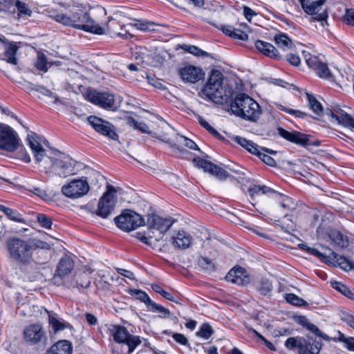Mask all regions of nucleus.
Instances as JSON below:
<instances>
[{
  "label": "nucleus",
  "mask_w": 354,
  "mask_h": 354,
  "mask_svg": "<svg viewBox=\"0 0 354 354\" xmlns=\"http://www.w3.org/2000/svg\"><path fill=\"white\" fill-rule=\"evenodd\" d=\"M182 80L185 82L196 83L203 79L205 73L199 67L186 66L179 71Z\"/></svg>",
  "instance_id": "nucleus-18"
},
{
  "label": "nucleus",
  "mask_w": 354,
  "mask_h": 354,
  "mask_svg": "<svg viewBox=\"0 0 354 354\" xmlns=\"http://www.w3.org/2000/svg\"><path fill=\"white\" fill-rule=\"evenodd\" d=\"M27 141L36 162L48 176L67 178L77 174V170L75 168L77 162L75 160L63 156L62 153L57 150L53 151L48 155L46 154L41 143L48 144V142L41 136L32 133L28 135Z\"/></svg>",
  "instance_id": "nucleus-1"
},
{
  "label": "nucleus",
  "mask_w": 354,
  "mask_h": 354,
  "mask_svg": "<svg viewBox=\"0 0 354 354\" xmlns=\"http://www.w3.org/2000/svg\"><path fill=\"white\" fill-rule=\"evenodd\" d=\"M330 255L342 270L345 271L354 270V262L351 260L344 256H339L333 251L330 252Z\"/></svg>",
  "instance_id": "nucleus-28"
},
{
  "label": "nucleus",
  "mask_w": 354,
  "mask_h": 354,
  "mask_svg": "<svg viewBox=\"0 0 354 354\" xmlns=\"http://www.w3.org/2000/svg\"><path fill=\"white\" fill-rule=\"evenodd\" d=\"M133 23L127 24V27L131 26L142 31H150L153 30L154 24L149 21L133 19Z\"/></svg>",
  "instance_id": "nucleus-39"
},
{
  "label": "nucleus",
  "mask_w": 354,
  "mask_h": 354,
  "mask_svg": "<svg viewBox=\"0 0 354 354\" xmlns=\"http://www.w3.org/2000/svg\"><path fill=\"white\" fill-rule=\"evenodd\" d=\"M73 261L70 258H62L57 265L56 270L57 274L61 277H65L71 273L73 269Z\"/></svg>",
  "instance_id": "nucleus-27"
},
{
  "label": "nucleus",
  "mask_w": 354,
  "mask_h": 354,
  "mask_svg": "<svg viewBox=\"0 0 354 354\" xmlns=\"http://www.w3.org/2000/svg\"><path fill=\"white\" fill-rule=\"evenodd\" d=\"M19 146V138L17 133L9 126L0 124V149L12 152Z\"/></svg>",
  "instance_id": "nucleus-14"
},
{
  "label": "nucleus",
  "mask_w": 354,
  "mask_h": 354,
  "mask_svg": "<svg viewBox=\"0 0 354 354\" xmlns=\"http://www.w3.org/2000/svg\"><path fill=\"white\" fill-rule=\"evenodd\" d=\"M148 310L152 311V312H159L162 315V317H168L170 315V311L169 309L165 308V307L157 304L154 301H152L151 303V305L149 306Z\"/></svg>",
  "instance_id": "nucleus-53"
},
{
  "label": "nucleus",
  "mask_w": 354,
  "mask_h": 354,
  "mask_svg": "<svg viewBox=\"0 0 354 354\" xmlns=\"http://www.w3.org/2000/svg\"><path fill=\"white\" fill-rule=\"evenodd\" d=\"M193 237L186 231L181 230L174 232L171 236V243L174 248L185 250L192 244Z\"/></svg>",
  "instance_id": "nucleus-22"
},
{
  "label": "nucleus",
  "mask_w": 354,
  "mask_h": 354,
  "mask_svg": "<svg viewBox=\"0 0 354 354\" xmlns=\"http://www.w3.org/2000/svg\"><path fill=\"white\" fill-rule=\"evenodd\" d=\"M329 114L332 118H334L339 124L354 131V116L351 115L340 108L330 110Z\"/></svg>",
  "instance_id": "nucleus-23"
},
{
  "label": "nucleus",
  "mask_w": 354,
  "mask_h": 354,
  "mask_svg": "<svg viewBox=\"0 0 354 354\" xmlns=\"http://www.w3.org/2000/svg\"><path fill=\"white\" fill-rule=\"evenodd\" d=\"M230 109L235 115L252 122H256L261 115L259 104L245 93L236 96L230 104Z\"/></svg>",
  "instance_id": "nucleus-4"
},
{
  "label": "nucleus",
  "mask_w": 354,
  "mask_h": 354,
  "mask_svg": "<svg viewBox=\"0 0 354 354\" xmlns=\"http://www.w3.org/2000/svg\"><path fill=\"white\" fill-rule=\"evenodd\" d=\"M257 288L261 295H267L272 291V285L269 279H261Z\"/></svg>",
  "instance_id": "nucleus-46"
},
{
  "label": "nucleus",
  "mask_w": 354,
  "mask_h": 354,
  "mask_svg": "<svg viewBox=\"0 0 354 354\" xmlns=\"http://www.w3.org/2000/svg\"><path fill=\"white\" fill-rule=\"evenodd\" d=\"M143 62H147L149 65L152 66H158L162 62V57L158 54L154 55H146L143 57Z\"/></svg>",
  "instance_id": "nucleus-48"
},
{
  "label": "nucleus",
  "mask_w": 354,
  "mask_h": 354,
  "mask_svg": "<svg viewBox=\"0 0 354 354\" xmlns=\"http://www.w3.org/2000/svg\"><path fill=\"white\" fill-rule=\"evenodd\" d=\"M343 20L347 25L354 26V9H346Z\"/></svg>",
  "instance_id": "nucleus-60"
},
{
  "label": "nucleus",
  "mask_w": 354,
  "mask_h": 354,
  "mask_svg": "<svg viewBox=\"0 0 354 354\" xmlns=\"http://www.w3.org/2000/svg\"><path fill=\"white\" fill-rule=\"evenodd\" d=\"M106 189V192L100 198L96 211V214L104 218H107L113 212L117 203L115 187L108 185Z\"/></svg>",
  "instance_id": "nucleus-7"
},
{
  "label": "nucleus",
  "mask_w": 354,
  "mask_h": 354,
  "mask_svg": "<svg viewBox=\"0 0 354 354\" xmlns=\"http://www.w3.org/2000/svg\"><path fill=\"white\" fill-rule=\"evenodd\" d=\"M173 338L176 342L178 343L182 344V345H187L188 344V340L186 338V337L180 333H174L172 335Z\"/></svg>",
  "instance_id": "nucleus-63"
},
{
  "label": "nucleus",
  "mask_w": 354,
  "mask_h": 354,
  "mask_svg": "<svg viewBox=\"0 0 354 354\" xmlns=\"http://www.w3.org/2000/svg\"><path fill=\"white\" fill-rule=\"evenodd\" d=\"M307 99L312 111L317 115L323 113V106L311 94L306 93Z\"/></svg>",
  "instance_id": "nucleus-42"
},
{
  "label": "nucleus",
  "mask_w": 354,
  "mask_h": 354,
  "mask_svg": "<svg viewBox=\"0 0 354 354\" xmlns=\"http://www.w3.org/2000/svg\"><path fill=\"white\" fill-rule=\"evenodd\" d=\"M286 301L295 306H301L306 304V301L295 294L289 293L285 296Z\"/></svg>",
  "instance_id": "nucleus-51"
},
{
  "label": "nucleus",
  "mask_w": 354,
  "mask_h": 354,
  "mask_svg": "<svg viewBox=\"0 0 354 354\" xmlns=\"http://www.w3.org/2000/svg\"><path fill=\"white\" fill-rule=\"evenodd\" d=\"M198 122L199 123L206 129L211 134H212L216 138H218L221 139L222 136L218 133V131H216L215 129H214L205 120H204L202 117H198Z\"/></svg>",
  "instance_id": "nucleus-56"
},
{
  "label": "nucleus",
  "mask_w": 354,
  "mask_h": 354,
  "mask_svg": "<svg viewBox=\"0 0 354 354\" xmlns=\"http://www.w3.org/2000/svg\"><path fill=\"white\" fill-rule=\"evenodd\" d=\"M35 66L41 71L46 72L48 71L47 60L46 55L44 53H38Z\"/></svg>",
  "instance_id": "nucleus-52"
},
{
  "label": "nucleus",
  "mask_w": 354,
  "mask_h": 354,
  "mask_svg": "<svg viewBox=\"0 0 354 354\" xmlns=\"http://www.w3.org/2000/svg\"><path fill=\"white\" fill-rule=\"evenodd\" d=\"M10 258L16 263L28 266L34 262L35 246L30 240L16 236L9 238L6 242Z\"/></svg>",
  "instance_id": "nucleus-3"
},
{
  "label": "nucleus",
  "mask_w": 354,
  "mask_h": 354,
  "mask_svg": "<svg viewBox=\"0 0 354 354\" xmlns=\"http://www.w3.org/2000/svg\"><path fill=\"white\" fill-rule=\"evenodd\" d=\"M198 265L205 272L211 273L216 269L212 261L207 257H201L198 259Z\"/></svg>",
  "instance_id": "nucleus-43"
},
{
  "label": "nucleus",
  "mask_w": 354,
  "mask_h": 354,
  "mask_svg": "<svg viewBox=\"0 0 354 354\" xmlns=\"http://www.w3.org/2000/svg\"><path fill=\"white\" fill-rule=\"evenodd\" d=\"M275 194L276 201L280 203L281 207L286 211H292L295 208V205L291 198L276 192H273Z\"/></svg>",
  "instance_id": "nucleus-31"
},
{
  "label": "nucleus",
  "mask_w": 354,
  "mask_h": 354,
  "mask_svg": "<svg viewBox=\"0 0 354 354\" xmlns=\"http://www.w3.org/2000/svg\"><path fill=\"white\" fill-rule=\"evenodd\" d=\"M331 81L336 82L340 87L347 86L352 81H354V74L350 71L349 73L345 72V75H344L342 73L337 71V74H333V78Z\"/></svg>",
  "instance_id": "nucleus-29"
},
{
  "label": "nucleus",
  "mask_w": 354,
  "mask_h": 354,
  "mask_svg": "<svg viewBox=\"0 0 354 354\" xmlns=\"http://www.w3.org/2000/svg\"><path fill=\"white\" fill-rule=\"evenodd\" d=\"M306 328L310 332L315 334V335L320 337L325 340L328 341L330 339L329 337L327 335L322 333L317 326L314 325L310 322L307 325Z\"/></svg>",
  "instance_id": "nucleus-57"
},
{
  "label": "nucleus",
  "mask_w": 354,
  "mask_h": 354,
  "mask_svg": "<svg viewBox=\"0 0 354 354\" xmlns=\"http://www.w3.org/2000/svg\"><path fill=\"white\" fill-rule=\"evenodd\" d=\"M264 152H267L271 154L276 153V151H274L271 149L259 147L258 150V153H255L263 162L270 165V166H275L276 162L271 156L265 153Z\"/></svg>",
  "instance_id": "nucleus-34"
},
{
  "label": "nucleus",
  "mask_w": 354,
  "mask_h": 354,
  "mask_svg": "<svg viewBox=\"0 0 354 354\" xmlns=\"http://www.w3.org/2000/svg\"><path fill=\"white\" fill-rule=\"evenodd\" d=\"M27 88L34 90L41 95L48 96V97L53 98L54 100L55 103H61V101L59 100V98L55 93H53L50 90H48L41 86H38V85L33 86L32 84L28 83Z\"/></svg>",
  "instance_id": "nucleus-33"
},
{
  "label": "nucleus",
  "mask_w": 354,
  "mask_h": 354,
  "mask_svg": "<svg viewBox=\"0 0 354 354\" xmlns=\"http://www.w3.org/2000/svg\"><path fill=\"white\" fill-rule=\"evenodd\" d=\"M88 101L104 109H111L115 106V97L108 92H99L95 89L88 88L85 93Z\"/></svg>",
  "instance_id": "nucleus-13"
},
{
  "label": "nucleus",
  "mask_w": 354,
  "mask_h": 354,
  "mask_svg": "<svg viewBox=\"0 0 354 354\" xmlns=\"http://www.w3.org/2000/svg\"><path fill=\"white\" fill-rule=\"evenodd\" d=\"M257 49L266 56L271 58H279L281 57L278 50L271 44L261 40L255 42Z\"/></svg>",
  "instance_id": "nucleus-26"
},
{
  "label": "nucleus",
  "mask_w": 354,
  "mask_h": 354,
  "mask_svg": "<svg viewBox=\"0 0 354 354\" xmlns=\"http://www.w3.org/2000/svg\"><path fill=\"white\" fill-rule=\"evenodd\" d=\"M277 106L281 111H286L290 114L295 115L296 117L304 118L305 116L307 115L306 113L301 111H297L291 109H287L282 104H277Z\"/></svg>",
  "instance_id": "nucleus-59"
},
{
  "label": "nucleus",
  "mask_w": 354,
  "mask_h": 354,
  "mask_svg": "<svg viewBox=\"0 0 354 354\" xmlns=\"http://www.w3.org/2000/svg\"><path fill=\"white\" fill-rule=\"evenodd\" d=\"M98 276L100 277L98 286L102 289L109 288L114 280L113 275L107 271H100L98 273Z\"/></svg>",
  "instance_id": "nucleus-37"
},
{
  "label": "nucleus",
  "mask_w": 354,
  "mask_h": 354,
  "mask_svg": "<svg viewBox=\"0 0 354 354\" xmlns=\"http://www.w3.org/2000/svg\"><path fill=\"white\" fill-rule=\"evenodd\" d=\"M307 65L312 68L320 78L332 80L333 74L330 71L327 64L322 58L310 53L304 55Z\"/></svg>",
  "instance_id": "nucleus-15"
},
{
  "label": "nucleus",
  "mask_w": 354,
  "mask_h": 354,
  "mask_svg": "<svg viewBox=\"0 0 354 354\" xmlns=\"http://www.w3.org/2000/svg\"><path fill=\"white\" fill-rule=\"evenodd\" d=\"M232 37L242 41H245L248 39V35L244 31L238 28L233 29Z\"/></svg>",
  "instance_id": "nucleus-61"
},
{
  "label": "nucleus",
  "mask_w": 354,
  "mask_h": 354,
  "mask_svg": "<svg viewBox=\"0 0 354 354\" xmlns=\"http://www.w3.org/2000/svg\"><path fill=\"white\" fill-rule=\"evenodd\" d=\"M233 140L250 153L254 155L258 153L259 147L253 142L238 136H235Z\"/></svg>",
  "instance_id": "nucleus-30"
},
{
  "label": "nucleus",
  "mask_w": 354,
  "mask_h": 354,
  "mask_svg": "<svg viewBox=\"0 0 354 354\" xmlns=\"http://www.w3.org/2000/svg\"><path fill=\"white\" fill-rule=\"evenodd\" d=\"M274 41L279 48L283 51L290 50L292 43L290 39L285 34L277 35L274 37Z\"/></svg>",
  "instance_id": "nucleus-32"
},
{
  "label": "nucleus",
  "mask_w": 354,
  "mask_h": 354,
  "mask_svg": "<svg viewBox=\"0 0 354 354\" xmlns=\"http://www.w3.org/2000/svg\"><path fill=\"white\" fill-rule=\"evenodd\" d=\"M73 346L68 340H59L54 344L45 354H72Z\"/></svg>",
  "instance_id": "nucleus-25"
},
{
  "label": "nucleus",
  "mask_w": 354,
  "mask_h": 354,
  "mask_svg": "<svg viewBox=\"0 0 354 354\" xmlns=\"http://www.w3.org/2000/svg\"><path fill=\"white\" fill-rule=\"evenodd\" d=\"M24 336L27 342L31 344L39 342L44 337V331L42 326L39 324H32L25 328Z\"/></svg>",
  "instance_id": "nucleus-20"
},
{
  "label": "nucleus",
  "mask_w": 354,
  "mask_h": 354,
  "mask_svg": "<svg viewBox=\"0 0 354 354\" xmlns=\"http://www.w3.org/2000/svg\"><path fill=\"white\" fill-rule=\"evenodd\" d=\"M18 47L15 44H10L5 51L4 59L9 64H12L14 65L17 64V59L15 55L17 51Z\"/></svg>",
  "instance_id": "nucleus-36"
},
{
  "label": "nucleus",
  "mask_w": 354,
  "mask_h": 354,
  "mask_svg": "<svg viewBox=\"0 0 354 354\" xmlns=\"http://www.w3.org/2000/svg\"><path fill=\"white\" fill-rule=\"evenodd\" d=\"M180 48L183 49L185 51H187L196 56H208V53L207 52L201 50V48L195 46L183 44L180 46Z\"/></svg>",
  "instance_id": "nucleus-49"
},
{
  "label": "nucleus",
  "mask_w": 354,
  "mask_h": 354,
  "mask_svg": "<svg viewBox=\"0 0 354 354\" xmlns=\"http://www.w3.org/2000/svg\"><path fill=\"white\" fill-rule=\"evenodd\" d=\"M214 330L210 325L207 324H203L201 326L199 330L197 332V335L205 339H207L210 337V336L213 334Z\"/></svg>",
  "instance_id": "nucleus-50"
},
{
  "label": "nucleus",
  "mask_w": 354,
  "mask_h": 354,
  "mask_svg": "<svg viewBox=\"0 0 354 354\" xmlns=\"http://www.w3.org/2000/svg\"><path fill=\"white\" fill-rule=\"evenodd\" d=\"M48 321L49 324L52 326L55 332L62 330L66 327L64 323L61 322L59 320H58L57 318L52 316L51 315H49L48 316Z\"/></svg>",
  "instance_id": "nucleus-54"
},
{
  "label": "nucleus",
  "mask_w": 354,
  "mask_h": 354,
  "mask_svg": "<svg viewBox=\"0 0 354 354\" xmlns=\"http://www.w3.org/2000/svg\"><path fill=\"white\" fill-rule=\"evenodd\" d=\"M285 346L290 350L297 348L299 354H319L322 344L319 342L310 343L304 337H289L285 342Z\"/></svg>",
  "instance_id": "nucleus-10"
},
{
  "label": "nucleus",
  "mask_w": 354,
  "mask_h": 354,
  "mask_svg": "<svg viewBox=\"0 0 354 354\" xmlns=\"http://www.w3.org/2000/svg\"><path fill=\"white\" fill-rule=\"evenodd\" d=\"M111 330L116 342L124 343L128 347L127 354H131L141 344L139 337L129 334L124 326H114Z\"/></svg>",
  "instance_id": "nucleus-12"
},
{
  "label": "nucleus",
  "mask_w": 354,
  "mask_h": 354,
  "mask_svg": "<svg viewBox=\"0 0 354 354\" xmlns=\"http://www.w3.org/2000/svg\"><path fill=\"white\" fill-rule=\"evenodd\" d=\"M120 24L118 21L110 19L104 26H100L102 29V33H95L96 35L109 34L112 37H120L122 39H128L133 37V34L129 32V30H125L124 33L119 32Z\"/></svg>",
  "instance_id": "nucleus-19"
},
{
  "label": "nucleus",
  "mask_w": 354,
  "mask_h": 354,
  "mask_svg": "<svg viewBox=\"0 0 354 354\" xmlns=\"http://www.w3.org/2000/svg\"><path fill=\"white\" fill-rule=\"evenodd\" d=\"M73 27L91 33H102L100 25L91 19L89 14L82 10L71 14Z\"/></svg>",
  "instance_id": "nucleus-9"
},
{
  "label": "nucleus",
  "mask_w": 354,
  "mask_h": 354,
  "mask_svg": "<svg viewBox=\"0 0 354 354\" xmlns=\"http://www.w3.org/2000/svg\"><path fill=\"white\" fill-rule=\"evenodd\" d=\"M279 134L284 139L297 145L305 146L308 144V138L306 134L298 131L290 132L283 128L278 129Z\"/></svg>",
  "instance_id": "nucleus-24"
},
{
  "label": "nucleus",
  "mask_w": 354,
  "mask_h": 354,
  "mask_svg": "<svg viewBox=\"0 0 354 354\" xmlns=\"http://www.w3.org/2000/svg\"><path fill=\"white\" fill-rule=\"evenodd\" d=\"M225 279L234 284L245 286L249 283L250 279L246 271L241 267H235L231 269L225 277Z\"/></svg>",
  "instance_id": "nucleus-21"
},
{
  "label": "nucleus",
  "mask_w": 354,
  "mask_h": 354,
  "mask_svg": "<svg viewBox=\"0 0 354 354\" xmlns=\"http://www.w3.org/2000/svg\"><path fill=\"white\" fill-rule=\"evenodd\" d=\"M90 186L86 177L73 179L61 188L62 194L70 199H78L86 195Z\"/></svg>",
  "instance_id": "nucleus-6"
},
{
  "label": "nucleus",
  "mask_w": 354,
  "mask_h": 354,
  "mask_svg": "<svg viewBox=\"0 0 354 354\" xmlns=\"http://www.w3.org/2000/svg\"><path fill=\"white\" fill-rule=\"evenodd\" d=\"M37 221L40 224V225L43 227H45L46 229L51 228V226L53 225V222L50 219V218L46 216L44 214H38L37 216Z\"/></svg>",
  "instance_id": "nucleus-58"
},
{
  "label": "nucleus",
  "mask_w": 354,
  "mask_h": 354,
  "mask_svg": "<svg viewBox=\"0 0 354 354\" xmlns=\"http://www.w3.org/2000/svg\"><path fill=\"white\" fill-rule=\"evenodd\" d=\"M176 140L178 144L183 145L190 149L198 150V151L200 150V149L198 148L197 145L193 140L187 138L185 136L176 134Z\"/></svg>",
  "instance_id": "nucleus-45"
},
{
  "label": "nucleus",
  "mask_w": 354,
  "mask_h": 354,
  "mask_svg": "<svg viewBox=\"0 0 354 354\" xmlns=\"http://www.w3.org/2000/svg\"><path fill=\"white\" fill-rule=\"evenodd\" d=\"M87 121L96 132L105 136L113 140H118V136L115 133L113 125L108 121L95 115L88 116L87 118Z\"/></svg>",
  "instance_id": "nucleus-16"
},
{
  "label": "nucleus",
  "mask_w": 354,
  "mask_h": 354,
  "mask_svg": "<svg viewBox=\"0 0 354 354\" xmlns=\"http://www.w3.org/2000/svg\"><path fill=\"white\" fill-rule=\"evenodd\" d=\"M50 17L59 24L73 27L71 15L68 16L64 13H57L55 15H50Z\"/></svg>",
  "instance_id": "nucleus-47"
},
{
  "label": "nucleus",
  "mask_w": 354,
  "mask_h": 354,
  "mask_svg": "<svg viewBox=\"0 0 354 354\" xmlns=\"http://www.w3.org/2000/svg\"><path fill=\"white\" fill-rule=\"evenodd\" d=\"M15 6L17 8V11L19 12V15H25L28 16H30L32 14L31 10L29 8L28 5L24 2H22L19 0H17L15 3Z\"/></svg>",
  "instance_id": "nucleus-55"
},
{
  "label": "nucleus",
  "mask_w": 354,
  "mask_h": 354,
  "mask_svg": "<svg viewBox=\"0 0 354 354\" xmlns=\"http://www.w3.org/2000/svg\"><path fill=\"white\" fill-rule=\"evenodd\" d=\"M0 211L3 212L6 216L15 222L26 223V220L17 211L0 205Z\"/></svg>",
  "instance_id": "nucleus-35"
},
{
  "label": "nucleus",
  "mask_w": 354,
  "mask_h": 354,
  "mask_svg": "<svg viewBox=\"0 0 354 354\" xmlns=\"http://www.w3.org/2000/svg\"><path fill=\"white\" fill-rule=\"evenodd\" d=\"M174 223V220L171 218H164L155 214L149 215L147 221V230L137 232L136 237L148 245H155Z\"/></svg>",
  "instance_id": "nucleus-2"
},
{
  "label": "nucleus",
  "mask_w": 354,
  "mask_h": 354,
  "mask_svg": "<svg viewBox=\"0 0 354 354\" xmlns=\"http://www.w3.org/2000/svg\"><path fill=\"white\" fill-rule=\"evenodd\" d=\"M118 227L124 232L136 230L145 224V220L141 215L131 210H124L114 218Z\"/></svg>",
  "instance_id": "nucleus-8"
},
{
  "label": "nucleus",
  "mask_w": 354,
  "mask_h": 354,
  "mask_svg": "<svg viewBox=\"0 0 354 354\" xmlns=\"http://www.w3.org/2000/svg\"><path fill=\"white\" fill-rule=\"evenodd\" d=\"M223 75L218 70H213L202 89V93L209 100L223 104L225 99V91L223 86Z\"/></svg>",
  "instance_id": "nucleus-5"
},
{
  "label": "nucleus",
  "mask_w": 354,
  "mask_h": 354,
  "mask_svg": "<svg viewBox=\"0 0 354 354\" xmlns=\"http://www.w3.org/2000/svg\"><path fill=\"white\" fill-rule=\"evenodd\" d=\"M331 286L348 299H354V294L343 283L333 281L330 282Z\"/></svg>",
  "instance_id": "nucleus-41"
},
{
  "label": "nucleus",
  "mask_w": 354,
  "mask_h": 354,
  "mask_svg": "<svg viewBox=\"0 0 354 354\" xmlns=\"http://www.w3.org/2000/svg\"><path fill=\"white\" fill-rule=\"evenodd\" d=\"M131 295L136 297V299L140 300V301L145 303L149 308L151 303L153 301L147 295V293L140 290H131Z\"/></svg>",
  "instance_id": "nucleus-44"
},
{
  "label": "nucleus",
  "mask_w": 354,
  "mask_h": 354,
  "mask_svg": "<svg viewBox=\"0 0 354 354\" xmlns=\"http://www.w3.org/2000/svg\"><path fill=\"white\" fill-rule=\"evenodd\" d=\"M304 11L313 15L312 21L321 22L324 26L327 24L328 14L325 10H322L323 6L326 0H299Z\"/></svg>",
  "instance_id": "nucleus-11"
},
{
  "label": "nucleus",
  "mask_w": 354,
  "mask_h": 354,
  "mask_svg": "<svg viewBox=\"0 0 354 354\" xmlns=\"http://www.w3.org/2000/svg\"><path fill=\"white\" fill-rule=\"evenodd\" d=\"M128 124L133 127L135 129H137L142 133H149V134H155L154 136L158 137V133L149 131V127L144 122H139L136 121L133 118H128Z\"/></svg>",
  "instance_id": "nucleus-40"
},
{
  "label": "nucleus",
  "mask_w": 354,
  "mask_h": 354,
  "mask_svg": "<svg viewBox=\"0 0 354 354\" xmlns=\"http://www.w3.org/2000/svg\"><path fill=\"white\" fill-rule=\"evenodd\" d=\"M193 162L196 167L203 169L205 172L211 174L220 180H225L230 176L225 170L210 161L198 157L194 158Z\"/></svg>",
  "instance_id": "nucleus-17"
},
{
  "label": "nucleus",
  "mask_w": 354,
  "mask_h": 354,
  "mask_svg": "<svg viewBox=\"0 0 354 354\" xmlns=\"http://www.w3.org/2000/svg\"><path fill=\"white\" fill-rule=\"evenodd\" d=\"M254 334V335L259 338L260 339L263 340L266 345L272 351H274L275 350V347L270 342H269L268 340H267L263 336H262L259 333H258L257 330H254V329H252L250 328V329Z\"/></svg>",
  "instance_id": "nucleus-62"
},
{
  "label": "nucleus",
  "mask_w": 354,
  "mask_h": 354,
  "mask_svg": "<svg viewBox=\"0 0 354 354\" xmlns=\"http://www.w3.org/2000/svg\"><path fill=\"white\" fill-rule=\"evenodd\" d=\"M286 59L292 65L298 66L300 64V58L297 55L289 54Z\"/></svg>",
  "instance_id": "nucleus-64"
},
{
  "label": "nucleus",
  "mask_w": 354,
  "mask_h": 354,
  "mask_svg": "<svg viewBox=\"0 0 354 354\" xmlns=\"http://www.w3.org/2000/svg\"><path fill=\"white\" fill-rule=\"evenodd\" d=\"M274 192V191L266 185H254L248 189V193L252 199L260 194H267Z\"/></svg>",
  "instance_id": "nucleus-38"
}]
</instances>
